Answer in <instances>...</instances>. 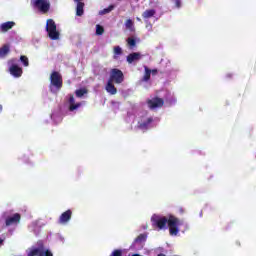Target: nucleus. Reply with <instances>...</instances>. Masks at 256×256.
Listing matches in <instances>:
<instances>
[{
    "instance_id": "nucleus-1",
    "label": "nucleus",
    "mask_w": 256,
    "mask_h": 256,
    "mask_svg": "<svg viewBox=\"0 0 256 256\" xmlns=\"http://www.w3.org/2000/svg\"><path fill=\"white\" fill-rule=\"evenodd\" d=\"M151 222L153 227H156L157 229H159V231L167 229L168 225L169 233L174 237H177V235H179V227L183 225V221H181L174 215H169V217L167 218L165 216H159L157 214H154L151 217Z\"/></svg>"
},
{
    "instance_id": "nucleus-2",
    "label": "nucleus",
    "mask_w": 256,
    "mask_h": 256,
    "mask_svg": "<svg viewBox=\"0 0 256 256\" xmlns=\"http://www.w3.org/2000/svg\"><path fill=\"white\" fill-rule=\"evenodd\" d=\"M46 31L48 33V37L52 41L59 40V31H57V24H55V21L53 19H48L46 23Z\"/></svg>"
},
{
    "instance_id": "nucleus-3",
    "label": "nucleus",
    "mask_w": 256,
    "mask_h": 256,
    "mask_svg": "<svg viewBox=\"0 0 256 256\" xmlns=\"http://www.w3.org/2000/svg\"><path fill=\"white\" fill-rule=\"evenodd\" d=\"M108 81L116 83L117 85H121V83L125 81V75L123 74V71H121L120 69L113 68L110 71V78Z\"/></svg>"
},
{
    "instance_id": "nucleus-4",
    "label": "nucleus",
    "mask_w": 256,
    "mask_h": 256,
    "mask_svg": "<svg viewBox=\"0 0 256 256\" xmlns=\"http://www.w3.org/2000/svg\"><path fill=\"white\" fill-rule=\"evenodd\" d=\"M31 5L41 11V13H49L51 3L48 0H31Z\"/></svg>"
},
{
    "instance_id": "nucleus-5",
    "label": "nucleus",
    "mask_w": 256,
    "mask_h": 256,
    "mask_svg": "<svg viewBox=\"0 0 256 256\" xmlns=\"http://www.w3.org/2000/svg\"><path fill=\"white\" fill-rule=\"evenodd\" d=\"M50 83L56 89L63 87V76L58 71H53L50 75Z\"/></svg>"
},
{
    "instance_id": "nucleus-6",
    "label": "nucleus",
    "mask_w": 256,
    "mask_h": 256,
    "mask_svg": "<svg viewBox=\"0 0 256 256\" xmlns=\"http://www.w3.org/2000/svg\"><path fill=\"white\" fill-rule=\"evenodd\" d=\"M45 251V243L42 240H39L36 243V247H32L27 253L28 256H43Z\"/></svg>"
},
{
    "instance_id": "nucleus-7",
    "label": "nucleus",
    "mask_w": 256,
    "mask_h": 256,
    "mask_svg": "<svg viewBox=\"0 0 256 256\" xmlns=\"http://www.w3.org/2000/svg\"><path fill=\"white\" fill-rule=\"evenodd\" d=\"M147 105L150 109H157L163 107L165 105V100L163 98L154 97L152 99L147 100Z\"/></svg>"
},
{
    "instance_id": "nucleus-8",
    "label": "nucleus",
    "mask_w": 256,
    "mask_h": 256,
    "mask_svg": "<svg viewBox=\"0 0 256 256\" xmlns=\"http://www.w3.org/2000/svg\"><path fill=\"white\" fill-rule=\"evenodd\" d=\"M21 223V214L15 213L13 216H8L5 220L6 227H11V225H19Z\"/></svg>"
},
{
    "instance_id": "nucleus-9",
    "label": "nucleus",
    "mask_w": 256,
    "mask_h": 256,
    "mask_svg": "<svg viewBox=\"0 0 256 256\" xmlns=\"http://www.w3.org/2000/svg\"><path fill=\"white\" fill-rule=\"evenodd\" d=\"M71 217H73V212L71 210H66L60 215L58 223H60V225H65L71 221Z\"/></svg>"
},
{
    "instance_id": "nucleus-10",
    "label": "nucleus",
    "mask_w": 256,
    "mask_h": 256,
    "mask_svg": "<svg viewBox=\"0 0 256 256\" xmlns=\"http://www.w3.org/2000/svg\"><path fill=\"white\" fill-rule=\"evenodd\" d=\"M9 73L12 75V77L19 78L21 75H23V68L19 67L17 64H12L9 67Z\"/></svg>"
},
{
    "instance_id": "nucleus-11",
    "label": "nucleus",
    "mask_w": 256,
    "mask_h": 256,
    "mask_svg": "<svg viewBox=\"0 0 256 256\" xmlns=\"http://www.w3.org/2000/svg\"><path fill=\"white\" fill-rule=\"evenodd\" d=\"M13 27H15V22L8 21L1 24L0 31H2V33H7V31H9L10 29H13Z\"/></svg>"
},
{
    "instance_id": "nucleus-12",
    "label": "nucleus",
    "mask_w": 256,
    "mask_h": 256,
    "mask_svg": "<svg viewBox=\"0 0 256 256\" xmlns=\"http://www.w3.org/2000/svg\"><path fill=\"white\" fill-rule=\"evenodd\" d=\"M153 123V118H148L145 122H138V129L142 131H147L149 129V125Z\"/></svg>"
},
{
    "instance_id": "nucleus-13",
    "label": "nucleus",
    "mask_w": 256,
    "mask_h": 256,
    "mask_svg": "<svg viewBox=\"0 0 256 256\" xmlns=\"http://www.w3.org/2000/svg\"><path fill=\"white\" fill-rule=\"evenodd\" d=\"M106 91L107 93H110V95H117V88L115 87L113 82H111V80H108L106 84Z\"/></svg>"
},
{
    "instance_id": "nucleus-14",
    "label": "nucleus",
    "mask_w": 256,
    "mask_h": 256,
    "mask_svg": "<svg viewBox=\"0 0 256 256\" xmlns=\"http://www.w3.org/2000/svg\"><path fill=\"white\" fill-rule=\"evenodd\" d=\"M141 59V54L139 52H133L127 56L128 63H134V61H139Z\"/></svg>"
},
{
    "instance_id": "nucleus-15",
    "label": "nucleus",
    "mask_w": 256,
    "mask_h": 256,
    "mask_svg": "<svg viewBox=\"0 0 256 256\" xmlns=\"http://www.w3.org/2000/svg\"><path fill=\"white\" fill-rule=\"evenodd\" d=\"M85 3L77 2L76 6V15L77 17H83V13H85Z\"/></svg>"
},
{
    "instance_id": "nucleus-16",
    "label": "nucleus",
    "mask_w": 256,
    "mask_h": 256,
    "mask_svg": "<svg viewBox=\"0 0 256 256\" xmlns=\"http://www.w3.org/2000/svg\"><path fill=\"white\" fill-rule=\"evenodd\" d=\"M156 13L157 11H155V9H148L142 13V17L144 20L147 21V19H151V17H155Z\"/></svg>"
},
{
    "instance_id": "nucleus-17",
    "label": "nucleus",
    "mask_w": 256,
    "mask_h": 256,
    "mask_svg": "<svg viewBox=\"0 0 256 256\" xmlns=\"http://www.w3.org/2000/svg\"><path fill=\"white\" fill-rule=\"evenodd\" d=\"M10 47L9 44H5L0 48V59H3L4 57H7L9 55Z\"/></svg>"
},
{
    "instance_id": "nucleus-18",
    "label": "nucleus",
    "mask_w": 256,
    "mask_h": 256,
    "mask_svg": "<svg viewBox=\"0 0 256 256\" xmlns=\"http://www.w3.org/2000/svg\"><path fill=\"white\" fill-rule=\"evenodd\" d=\"M145 241H147V234L146 233L138 235L135 238L134 243H145Z\"/></svg>"
},
{
    "instance_id": "nucleus-19",
    "label": "nucleus",
    "mask_w": 256,
    "mask_h": 256,
    "mask_svg": "<svg viewBox=\"0 0 256 256\" xmlns=\"http://www.w3.org/2000/svg\"><path fill=\"white\" fill-rule=\"evenodd\" d=\"M144 69H145V74L142 78V81L147 82L151 79V69H149L147 66H145Z\"/></svg>"
},
{
    "instance_id": "nucleus-20",
    "label": "nucleus",
    "mask_w": 256,
    "mask_h": 256,
    "mask_svg": "<svg viewBox=\"0 0 256 256\" xmlns=\"http://www.w3.org/2000/svg\"><path fill=\"white\" fill-rule=\"evenodd\" d=\"M125 26H126V29H128L129 31H135L133 20L131 19L126 20Z\"/></svg>"
},
{
    "instance_id": "nucleus-21",
    "label": "nucleus",
    "mask_w": 256,
    "mask_h": 256,
    "mask_svg": "<svg viewBox=\"0 0 256 256\" xmlns=\"http://www.w3.org/2000/svg\"><path fill=\"white\" fill-rule=\"evenodd\" d=\"M113 9H115V6L110 5L107 8H104L103 10H101L99 12V15H107V13H111V11H113Z\"/></svg>"
},
{
    "instance_id": "nucleus-22",
    "label": "nucleus",
    "mask_w": 256,
    "mask_h": 256,
    "mask_svg": "<svg viewBox=\"0 0 256 256\" xmlns=\"http://www.w3.org/2000/svg\"><path fill=\"white\" fill-rule=\"evenodd\" d=\"M76 97H83V95H87V89L86 88H81L75 91Z\"/></svg>"
},
{
    "instance_id": "nucleus-23",
    "label": "nucleus",
    "mask_w": 256,
    "mask_h": 256,
    "mask_svg": "<svg viewBox=\"0 0 256 256\" xmlns=\"http://www.w3.org/2000/svg\"><path fill=\"white\" fill-rule=\"evenodd\" d=\"M123 55V50L121 49V46H115L114 47V59H117V56Z\"/></svg>"
},
{
    "instance_id": "nucleus-24",
    "label": "nucleus",
    "mask_w": 256,
    "mask_h": 256,
    "mask_svg": "<svg viewBox=\"0 0 256 256\" xmlns=\"http://www.w3.org/2000/svg\"><path fill=\"white\" fill-rule=\"evenodd\" d=\"M20 61L24 67H29V58L27 56L21 55Z\"/></svg>"
},
{
    "instance_id": "nucleus-25",
    "label": "nucleus",
    "mask_w": 256,
    "mask_h": 256,
    "mask_svg": "<svg viewBox=\"0 0 256 256\" xmlns=\"http://www.w3.org/2000/svg\"><path fill=\"white\" fill-rule=\"evenodd\" d=\"M127 44L129 45V47L131 49H133V47H135V45H137V41L135 40V38L129 37L127 39Z\"/></svg>"
},
{
    "instance_id": "nucleus-26",
    "label": "nucleus",
    "mask_w": 256,
    "mask_h": 256,
    "mask_svg": "<svg viewBox=\"0 0 256 256\" xmlns=\"http://www.w3.org/2000/svg\"><path fill=\"white\" fill-rule=\"evenodd\" d=\"M105 33V28L103 26L97 24L96 25V35H103Z\"/></svg>"
},
{
    "instance_id": "nucleus-27",
    "label": "nucleus",
    "mask_w": 256,
    "mask_h": 256,
    "mask_svg": "<svg viewBox=\"0 0 256 256\" xmlns=\"http://www.w3.org/2000/svg\"><path fill=\"white\" fill-rule=\"evenodd\" d=\"M79 107H81V104L80 103H73V104H70V107H69V111H75V109H79Z\"/></svg>"
},
{
    "instance_id": "nucleus-28",
    "label": "nucleus",
    "mask_w": 256,
    "mask_h": 256,
    "mask_svg": "<svg viewBox=\"0 0 256 256\" xmlns=\"http://www.w3.org/2000/svg\"><path fill=\"white\" fill-rule=\"evenodd\" d=\"M123 255V250L121 249H116L111 253V256H122Z\"/></svg>"
},
{
    "instance_id": "nucleus-29",
    "label": "nucleus",
    "mask_w": 256,
    "mask_h": 256,
    "mask_svg": "<svg viewBox=\"0 0 256 256\" xmlns=\"http://www.w3.org/2000/svg\"><path fill=\"white\" fill-rule=\"evenodd\" d=\"M43 256H53V253L49 249L44 248Z\"/></svg>"
},
{
    "instance_id": "nucleus-30",
    "label": "nucleus",
    "mask_w": 256,
    "mask_h": 256,
    "mask_svg": "<svg viewBox=\"0 0 256 256\" xmlns=\"http://www.w3.org/2000/svg\"><path fill=\"white\" fill-rule=\"evenodd\" d=\"M175 2V6L177 7V9H180L181 7V0H173Z\"/></svg>"
},
{
    "instance_id": "nucleus-31",
    "label": "nucleus",
    "mask_w": 256,
    "mask_h": 256,
    "mask_svg": "<svg viewBox=\"0 0 256 256\" xmlns=\"http://www.w3.org/2000/svg\"><path fill=\"white\" fill-rule=\"evenodd\" d=\"M69 103L70 105H72L73 103H75V97L73 95L70 96L69 98Z\"/></svg>"
},
{
    "instance_id": "nucleus-32",
    "label": "nucleus",
    "mask_w": 256,
    "mask_h": 256,
    "mask_svg": "<svg viewBox=\"0 0 256 256\" xmlns=\"http://www.w3.org/2000/svg\"><path fill=\"white\" fill-rule=\"evenodd\" d=\"M158 72H159V71H158L157 69H152V70H151L152 75H157Z\"/></svg>"
},
{
    "instance_id": "nucleus-33",
    "label": "nucleus",
    "mask_w": 256,
    "mask_h": 256,
    "mask_svg": "<svg viewBox=\"0 0 256 256\" xmlns=\"http://www.w3.org/2000/svg\"><path fill=\"white\" fill-rule=\"evenodd\" d=\"M9 63H15V59L9 60Z\"/></svg>"
},
{
    "instance_id": "nucleus-34",
    "label": "nucleus",
    "mask_w": 256,
    "mask_h": 256,
    "mask_svg": "<svg viewBox=\"0 0 256 256\" xmlns=\"http://www.w3.org/2000/svg\"><path fill=\"white\" fill-rule=\"evenodd\" d=\"M3 111V105H0V113Z\"/></svg>"
},
{
    "instance_id": "nucleus-35",
    "label": "nucleus",
    "mask_w": 256,
    "mask_h": 256,
    "mask_svg": "<svg viewBox=\"0 0 256 256\" xmlns=\"http://www.w3.org/2000/svg\"><path fill=\"white\" fill-rule=\"evenodd\" d=\"M0 245H3V239L0 238Z\"/></svg>"
},
{
    "instance_id": "nucleus-36",
    "label": "nucleus",
    "mask_w": 256,
    "mask_h": 256,
    "mask_svg": "<svg viewBox=\"0 0 256 256\" xmlns=\"http://www.w3.org/2000/svg\"><path fill=\"white\" fill-rule=\"evenodd\" d=\"M157 256H167V255H165V254H163V253H160V254H158Z\"/></svg>"
},
{
    "instance_id": "nucleus-37",
    "label": "nucleus",
    "mask_w": 256,
    "mask_h": 256,
    "mask_svg": "<svg viewBox=\"0 0 256 256\" xmlns=\"http://www.w3.org/2000/svg\"><path fill=\"white\" fill-rule=\"evenodd\" d=\"M75 1V3H79V2H81V1H83V0H74Z\"/></svg>"
},
{
    "instance_id": "nucleus-38",
    "label": "nucleus",
    "mask_w": 256,
    "mask_h": 256,
    "mask_svg": "<svg viewBox=\"0 0 256 256\" xmlns=\"http://www.w3.org/2000/svg\"><path fill=\"white\" fill-rule=\"evenodd\" d=\"M184 211H183V208H180V213H183Z\"/></svg>"
},
{
    "instance_id": "nucleus-39",
    "label": "nucleus",
    "mask_w": 256,
    "mask_h": 256,
    "mask_svg": "<svg viewBox=\"0 0 256 256\" xmlns=\"http://www.w3.org/2000/svg\"><path fill=\"white\" fill-rule=\"evenodd\" d=\"M237 243V245L240 247L241 246V243H239V242H236Z\"/></svg>"
},
{
    "instance_id": "nucleus-40",
    "label": "nucleus",
    "mask_w": 256,
    "mask_h": 256,
    "mask_svg": "<svg viewBox=\"0 0 256 256\" xmlns=\"http://www.w3.org/2000/svg\"><path fill=\"white\" fill-rule=\"evenodd\" d=\"M137 21H141V18H137Z\"/></svg>"
}]
</instances>
